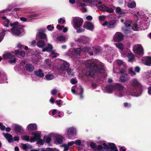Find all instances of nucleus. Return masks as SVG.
Here are the masks:
<instances>
[{"instance_id": "60", "label": "nucleus", "mask_w": 151, "mask_h": 151, "mask_svg": "<svg viewBox=\"0 0 151 151\" xmlns=\"http://www.w3.org/2000/svg\"><path fill=\"white\" fill-rule=\"evenodd\" d=\"M64 147V151H68V150L69 147L68 145H65Z\"/></svg>"}, {"instance_id": "62", "label": "nucleus", "mask_w": 151, "mask_h": 151, "mask_svg": "<svg viewBox=\"0 0 151 151\" xmlns=\"http://www.w3.org/2000/svg\"><path fill=\"white\" fill-rule=\"evenodd\" d=\"M124 106L125 107H127L128 106L129 107H130L131 106V105L130 104H129L127 102H125L124 103Z\"/></svg>"}, {"instance_id": "42", "label": "nucleus", "mask_w": 151, "mask_h": 151, "mask_svg": "<svg viewBox=\"0 0 151 151\" xmlns=\"http://www.w3.org/2000/svg\"><path fill=\"white\" fill-rule=\"evenodd\" d=\"M106 89L109 92H111L113 90V87L111 85H109L106 86Z\"/></svg>"}, {"instance_id": "43", "label": "nucleus", "mask_w": 151, "mask_h": 151, "mask_svg": "<svg viewBox=\"0 0 151 151\" xmlns=\"http://www.w3.org/2000/svg\"><path fill=\"white\" fill-rule=\"evenodd\" d=\"M56 140L58 144H61L63 143V139L60 137H57Z\"/></svg>"}, {"instance_id": "4", "label": "nucleus", "mask_w": 151, "mask_h": 151, "mask_svg": "<svg viewBox=\"0 0 151 151\" xmlns=\"http://www.w3.org/2000/svg\"><path fill=\"white\" fill-rule=\"evenodd\" d=\"M12 33L17 36H19L24 32V29L20 27H13L10 30Z\"/></svg>"}, {"instance_id": "30", "label": "nucleus", "mask_w": 151, "mask_h": 151, "mask_svg": "<svg viewBox=\"0 0 151 151\" xmlns=\"http://www.w3.org/2000/svg\"><path fill=\"white\" fill-rule=\"evenodd\" d=\"M145 64L149 66H151V57L150 56H148L147 58V60L146 61L145 63Z\"/></svg>"}, {"instance_id": "59", "label": "nucleus", "mask_w": 151, "mask_h": 151, "mask_svg": "<svg viewBox=\"0 0 151 151\" xmlns=\"http://www.w3.org/2000/svg\"><path fill=\"white\" fill-rule=\"evenodd\" d=\"M46 142L47 144H49L50 142L51 141V139L50 137H47L46 140Z\"/></svg>"}, {"instance_id": "20", "label": "nucleus", "mask_w": 151, "mask_h": 151, "mask_svg": "<svg viewBox=\"0 0 151 151\" xmlns=\"http://www.w3.org/2000/svg\"><path fill=\"white\" fill-rule=\"evenodd\" d=\"M34 73L36 76L40 78L43 77L44 76V73L40 69H39L37 70H35Z\"/></svg>"}, {"instance_id": "11", "label": "nucleus", "mask_w": 151, "mask_h": 151, "mask_svg": "<svg viewBox=\"0 0 151 151\" xmlns=\"http://www.w3.org/2000/svg\"><path fill=\"white\" fill-rule=\"evenodd\" d=\"M93 23L89 22H86L83 25V27L84 28L92 30L93 29Z\"/></svg>"}, {"instance_id": "47", "label": "nucleus", "mask_w": 151, "mask_h": 151, "mask_svg": "<svg viewBox=\"0 0 151 151\" xmlns=\"http://www.w3.org/2000/svg\"><path fill=\"white\" fill-rule=\"evenodd\" d=\"M37 143L38 145H43L44 144L43 142L42 139H41V138L40 139H38L37 140Z\"/></svg>"}, {"instance_id": "34", "label": "nucleus", "mask_w": 151, "mask_h": 151, "mask_svg": "<svg viewBox=\"0 0 151 151\" xmlns=\"http://www.w3.org/2000/svg\"><path fill=\"white\" fill-rule=\"evenodd\" d=\"M91 50L94 51L95 53H99L101 51V49L99 48L92 47Z\"/></svg>"}, {"instance_id": "64", "label": "nucleus", "mask_w": 151, "mask_h": 151, "mask_svg": "<svg viewBox=\"0 0 151 151\" xmlns=\"http://www.w3.org/2000/svg\"><path fill=\"white\" fill-rule=\"evenodd\" d=\"M140 68L139 67H136L135 68V71L137 73H139L140 71Z\"/></svg>"}, {"instance_id": "19", "label": "nucleus", "mask_w": 151, "mask_h": 151, "mask_svg": "<svg viewBox=\"0 0 151 151\" xmlns=\"http://www.w3.org/2000/svg\"><path fill=\"white\" fill-rule=\"evenodd\" d=\"M53 48L52 46L50 44H48L46 47L42 49V51L43 52L47 51L50 52L52 51Z\"/></svg>"}, {"instance_id": "53", "label": "nucleus", "mask_w": 151, "mask_h": 151, "mask_svg": "<svg viewBox=\"0 0 151 151\" xmlns=\"http://www.w3.org/2000/svg\"><path fill=\"white\" fill-rule=\"evenodd\" d=\"M45 61L47 65H51L50 60L48 58L46 59Z\"/></svg>"}, {"instance_id": "49", "label": "nucleus", "mask_w": 151, "mask_h": 151, "mask_svg": "<svg viewBox=\"0 0 151 151\" xmlns=\"http://www.w3.org/2000/svg\"><path fill=\"white\" fill-rule=\"evenodd\" d=\"M70 82L73 84H76L77 82V80L74 78H72L71 79Z\"/></svg>"}, {"instance_id": "51", "label": "nucleus", "mask_w": 151, "mask_h": 151, "mask_svg": "<svg viewBox=\"0 0 151 151\" xmlns=\"http://www.w3.org/2000/svg\"><path fill=\"white\" fill-rule=\"evenodd\" d=\"M66 70L67 74L69 76L71 75V69L68 68Z\"/></svg>"}, {"instance_id": "45", "label": "nucleus", "mask_w": 151, "mask_h": 151, "mask_svg": "<svg viewBox=\"0 0 151 151\" xmlns=\"http://www.w3.org/2000/svg\"><path fill=\"white\" fill-rule=\"evenodd\" d=\"M132 28L133 30L135 31L137 30L139 27H138V25L137 24H133L132 26Z\"/></svg>"}, {"instance_id": "29", "label": "nucleus", "mask_w": 151, "mask_h": 151, "mask_svg": "<svg viewBox=\"0 0 151 151\" xmlns=\"http://www.w3.org/2000/svg\"><path fill=\"white\" fill-rule=\"evenodd\" d=\"M116 47L120 49L121 50H122L124 49L123 45L121 42H118L117 43L115 44Z\"/></svg>"}, {"instance_id": "56", "label": "nucleus", "mask_w": 151, "mask_h": 151, "mask_svg": "<svg viewBox=\"0 0 151 151\" xmlns=\"http://www.w3.org/2000/svg\"><path fill=\"white\" fill-rule=\"evenodd\" d=\"M47 28L48 30L51 31L54 28V27L51 26L50 25H49L47 26Z\"/></svg>"}, {"instance_id": "50", "label": "nucleus", "mask_w": 151, "mask_h": 151, "mask_svg": "<svg viewBox=\"0 0 151 151\" xmlns=\"http://www.w3.org/2000/svg\"><path fill=\"white\" fill-rule=\"evenodd\" d=\"M115 12L116 13H122V9L120 7H117L116 8Z\"/></svg>"}, {"instance_id": "28", "label": "nucleus", "mask_w": 151, "mask_h": 151, "mask_svg": "<svg viewBox=\"0 0 151 151\" xmlns=\"http://www.w3.org/2000/svg\"><path fill=\"white\" fill-rule=\"evenodd\" d=\"M78 41L81 43L85 44L87 43L88 41L87 40L86 38L85 37H81L78 39Z\"/></svg>"}, {"instance_id": "57", "label": "nucleus", "mask_w": 151, "mask_h": 151, "mask_svg": "<svg viewBox=\"0 0 151 151\" xmlns=\"http://www.w3.org/2000/svg\"><path fill=\"white\" fill-rule=\"evenodd\" d=\"M62 21V23L63 24L65 22V20L63 18H60L58 20V23H61Z\"/></svg>"}, {"instance_id": "61", "label": "nucleus", "mask_w": 151, "mask_h": 151, "mask_svg": "<svg viewBox=\"0 0 151 151\" xmlns=\"http://www.w3.org/2000/svg\"><path fill=\"white\" fill-rule=\"evenodd\" d=\"M75 142L74 141H72L70 142H68V145L69 147L70 146H71L73 145L74 144Z\"/></svg>"}, {"instance_id": "13", "label": "nucleus", "mask_w": 151, "mask_h": 151, "mask_svg": "<svg viewBox=\"0 0 151 151\" xmlns=\"http://www.w3.org/2000/svg\"><path fill=\"white\" fill-rule=\"evenodd\" d=\"M4 137L8 140L9 143L14 142L12 135L8 133H2Z\"/></svg>"}, {"instance_id": "41", "label": "nucleus", "mask_w": 151, "mask_h": 151, "mask_svg": "<svg viewBox=\"0 0 151 151\" xmlns=\"http://www.w3.org/2000/svg\"><path fill=\"white\" fill-rule=\"evenodd\" d=\"M10 20L8 19H6V21H5L4 23V25L6 27H9Z\"/></svg>"}, {"instance_id": "16", "label": "nucleus", "mask_w": 151, "mask_h": 151, "mask_svg": "<svg viewBox=\"0 0 151 151\" xmlns=\"http://www.w3.org/2000/svg\"><path fill=\"white\" fill-rule=\"evenodd\" d=\"M32 134V135H34V136L33 137H31L30 139V141L31 142H33L41 138V136L40 135L38 134L37 133H34V132H33Z\"/></svg>"}, {"instance_id": "46", "label": "nucleus", "mask_w": 151, "mask_h": 151, "mask_svg": "<svg viewBox=\"0 0 151 151\" xmlns=\"http://www.w3.org/2000/svg\"><path fill=\"white\" fill-rule=\"evenodd\" d=\"M23 140H25L26 141H29V139L28 136H24L22 137Z\"/></svg>"}, {"instance_id": "6", "label": "nucleus", "mask_w": 151, "mask_h": 151, "mask_svg": "<svg viewBox=\"0 0 151 151\" xmlns=\"http://www.w3.org/2000/svg\"><path fill=\"white\" fill-rule=\"evenodd\" d=\"M99 9L101 11L106 12L109 13H112L114 11L111 8H109L104 4L101 5L99 6Z\"/></svg>"}, {"instance_id": "22", "label": "nucleus", "mask_w": 151, "mask_h": 151, "mask_svg": "<svg viewBox=\"0 0 151 151\" xmlns=\"http://www.w3.org/2000/svg\"><path fill=\"white\" fill-rule=\"evenodd\" d=\"M108 144L111 150V151H118L115 144L113 143H109Z\"/></svg>"}, {"instance_id": "48", "label": "nucleus", "mask_w": 151, "mask_h": 151, "mask_svg": "<svg viewBox=\"0 0 151 151\" xmlns=\"http://www.w3.org/2000/svg\"><path fill=\"white\" fill-rule=\"evenodd\" d=\"M74 142V144L77 146H79L81 143V141L79 139H77Z\"/></svg>"}, {"instance_id": "36", "label": "nucleus", "mask_w": 151, "mask_h": 151, "mask_svg": "<svg viewBox=\"0 0 151 151\" xmlns=\"http://www.w3.org/2000/svg\"><path fill=\"white\" fill-rule=\"evenodd\" d=\"M136 6V4L135 2L129 3L128 4L127 6L129 8H133L135 7Z\"/></svg>"}, {"instance_id": "63", "label": "nucleus", "mask_w": 151, "mask_h": 151, "mask_svg": "<svg viewBox=\"0 0 151 151\" xmlns=\"http://www.w3.org/2000/svg\"><path fill=\"white\" fill-rule=\"evenodd\" d=\"M123 62L121 60H118L117 62V63L119 66H120L122 64Z\"/></svg>"}, {"instance_id": "39", "label": "nucleus", "mask_w": 151, "mask_h": 151, "mask_svg": "<svg viewBox=\"0 0 151 151\" xmlns=\"http://www.w3.org/2000/svg\"><path fill=\"white\" fill-rule=\"evenodd\" d=\"M1 31L2 32L1 33V35L0 37L2 39V40L3 39L4 37L5 36V32L6 31H5V29H4L1 28Z\"/></svg>"}, {"instance_id": "44", "label": "nucleus", "mask_w": 151, "mask_h": 151, "mask_svg": "<svg viewBox=\"0 0 151 151\" xmlns=\"http://www.w3.org/2000/svg\"><path fill=\"white\" fill-rule=\"evenodd\" d=\"M76 29V32L78 33L83 32L85 31V29L82 28H79L78 29Z\"/></svg>"}, {"instance_id": "38", "label": "nucleus", "mask_w": 151, "mask_h": 151, "mask_svg": "<svg viewBox=\"0 0 151 151\" xmlns=\"http://www.w3.org/2000/svg\"><path fill=\"white\" fill-rule=\"evenodd\" d=\"M57 39L59 41H62L65 40V38L64 36L61 35L58 37Z\"/></svg>"}, {"instance_id": "2", "label": "nucleus", "mask_w": 151, "mask_h": 151, "mask_svg": "<svg viewBox=\"0 0 151 151\" xmlns=\"http://www.w3.org/2000/svg\"><path fill=\"white\" fill-rule=\"evenodd\" d=\"M89 67L93 72L99 73L103 74L105 73L104 66L102 64L97 65L94 63H90Z\"/></svg>"}, {"instance_id": "14", "label": "nucleus", "mask_w": 151, "mask_h": 151, "mask_svg": "<svg viewBox=\"0 0 151 151\" xmlns=\"http://www.w3.org/2000/svg\"><path fill=\"white\" fill-rule=\"evenodd\" d=\"M69 63L66 61H64L60 64V68L62 70H65L69 68Z\"/></svg>"}, {"instance_id": "54", "label": "nucleus", "mask_w": 151, "mask_h": 151, "mask_svg": "<svg viewBox=\"0 0 151 151\" xmlns=\"http://www.w3.org/2000/svg\"><path fill=\"white\" fill-rule=\"evenodd\" d=\"M134 58V56L133 55H131L129 57V61H132Z\"/></svg>"}, {"instance_id": "18", "label": "nucleus", "mask_w": 151, "mask_h": 151, "mask_svg": "<svg viewBox=\"0 0 151 151\" xmlns=\"http://www.w3.org/2000/svg\"><path fill=\"white\" fill-rule=\"evenodd\" d=\"M25 67L27 70L30 72L33 71L35 69L34 66L30 63L27 64L25 65Z\"/></svg>"}, {"instance_id": "5", "label": "nucleus", "mask_w": 151, "mask_h": 151, "mask_svg": "<svg viewBox=\"0 0 151 151\" xmlns=\"http://www.w3.org/2000/svg\"><path fill=\"white\" fill-rule=\"evenodd\" d=\"M134 51V52L140 56H142L143 54V49L141 45H138L135 46Z\"/></svg>"}, {"instance_id": "23", "label": "nucleus", "mask_w": 151, "mask_h": 151, "mask_svg": "<svg viewBox=\"0 0 151 151\" xmlns=\"http://www.w3.org/2000/svg\"><path fill=\"white\" fill-rule=\"evenodd\" d=\"M37 125L35 123L30 124L27 126L28 129L30 130H35L37 129Z\"/></svg>"}, {"instance_id": "33", "label": "nucleus", "mask_w": 151, "mask_h": 151, "mask_svg": "<svg viewBox=\"0 0 151 151\" xmlns=\"http://www.w3.org/2000/svg\"><path fill=\"white\" fill-rule=\"evenodd\" d=\"M85 75L87 76H89L92 77H93L95 75L94 73L91 71H88L86 72Z\"/></svg>"}, {"instance_id": "35", "label": "nucleus", "mask_w": 151, "mask_h": 151, "mask_svg": "<svg viewBox=\"0 0 151 151\" xmlns=\"http://www.w3.org/2000/svg\"><path fill=\"white\" fill-rule=\"evenodd\" d=\"M78 89L80 91V93L79 94L80 95L81 99H82L83 98V95L84 91L83 89L81 86H79Z\"/></svg>"}, {"instance_id": "26", "label": "nucleus", "mask_w": 151, "mask_h": 151, "mask_svg": "<svg viewBox=\"0 0 151 151\" xmlns=\"http://www.w3.org/2000/svg\"><path fill=\"white\" fill-rule=\"evenodd\" d=\"M37 45L38 47L42 48H43L45 46V42L42 40H39L37 42Z\"/></svg>"}, {"instance_id": "3", "label": "nucleus", "mask_w": 151, "mask_h": 151, "mask_svg": "<svg viewBox=\"0 0 151 151\" xmlns=\"http://www.w3.org/2000/svg\"><path fill=\"white\" fill-rule=\"evenodd\" d=\"M14 52L12 51L11 52H8L5 53L3 55V57L4 59H9L8 62L10 64L15 63L17 61V59L15 58Z\"/></svg>"}, {"instance_id": "8", "label": "nucleus", "mask_w": 151, "mask_h": 151, "mask_svg": "<svg viewBox=\"0 0 151 151\" xmlns=\"http://www.w3.org/2000/svg\"><path fill=\"white\" fill-rule=\"evenodd\" d=\"M124 35L121 32H116L114 37V40L116 42H120L122 41L124 38Z\"/></svg>"}, {"instance_id": "40", "label": "nucleus", "mask_w": 151, "mask_h": 151, "mask_svg": "<svg viewBox=\"0 0 151 151\" xmlns=\"http://www.w3.org/2000/svg\"><path fill=\"white\" fill-rule=\"evenodd\" d=\"M21 145L23 149L24 150H26L29 148L28 146L26 144H22Z\"/></svg>"}, {"instance_id": "31", "label": "nucleus", "mask_w": 151, "mask_h": 151, "mask_svg": "<svg viewBox=\"0 0 151 151\" xmlns=\"http://www.w3.org/2000/svg\"><path fill=\"white\" fill-rule=\"evenodd\" d=\"M55 77L54 76L51 74H47L45 76V78L47 80H50L53 79Z\"/></svg>"}, {"instance_id": "21", "label": "nucleus", "mask_w": 151, "mask_h": 151, "mask_svg": "<svg viewBox=\"0 0 151 151\" xmlns=\"http://www.w3.org/2000/svg\"><path fill=\"white\" fill-rule=\"evenodd\" d=\"M68 134L69 135L75 136L76 135V129L73 128H70L67 131Z\"/></svg>"}, {"instance_id": "10", "label": "nucleus", "mask_w": 151, "mask_h": 151, "mask_svg": "<svg viewBox=\"0 0 151 151\" xmlns=\"http://www.w3.org/2000/svg\"><path fill=\"white\" fill-rule=\"evenodd\" d=\"M89 145L90 147L94 151H96V150H101L103 149V147L101 145H99L97 146L96 144L93 142L90 143Z\"/></svg>"}, {"instance_id": "58", "label": "nucleus", "mask_w": 151, "mask_h": 151, "mask_svg": "<svg viewBox=\"0 0 151 151\" xmlns=\"http://www.w3.org/2000/svg\"><path fill=\"white\" fill-rule=\"evenodd\" d=\"M51 92L52 95H54L56 94L57 91L55 89H54L51 91Z\"/></svg>"}, {"instance_id": "37", "label": "nucleus", "mask_w": 151, "mask_h": 151, "mask_svg": "<svg viewBox=\"0 0 151 151\" xmlns=\"http://www.w3.org/2000/svg\"><path fill=\"white\" fill-rule=\"evenodd\" d=\"M82 49L80 48H77L75 50V53L76 55H79Z\"/></svg>"}, {"instance_id": "55", "label": "nucleus", "mask_w": 151, "mask_h": 151, "mask_svg": "<svg viewBox=\"0 0 151 151\" xmlns=\"http://www.w3.org/2000/svg\"><path fill=\"white\" fill-rule=\"evenodd\" d=\"M39 14H32L30 15V17L31 18H32L34 17H37L39 16Z\"/></svg>"}, {"instance_id": "17", "label": "nucleus", "mask_w": 151, "mask_h": 151, "mask_svg": "<svg viewBox=\"0 0 151 151\" xmlns=\"http://www.w3.org/2000/svg\"><path fill=\"white\" fill-rule=\"evenodd\" d=\"M7 78L4 73L0 71V83H4Z\"/></svg>"}, {"instance_id": "24", "label": "nucleus", "mask_w": 151, "mask_h": 151, "mask_svg": "<svg viewBox=\"0 0 151 151\" xmlns=\"http://www.w3.org/2000/svg\"><path fill=\"white\" fill-rule=\"evenodd\" d=\"M22 127L21 126L17 124L14 126V130L17 133L21 132L22 130Z\"/></svg>"}, {"instance_id": "32", "label": "nucleus", "mask_w": 151, "mask_h": 151, "mask_svg": "<svg viewBox=\"0 0 151 151\" xmlns=\"http://www.w3.org/2000/svg\"><path fill=\"white\" fill-rule=\"evenodd\" d=\"M39 36L41 39H45L46 37V35L42 32H39Z\"/></svg>"}, {"instance_id": "9", "label": "nucleus", "mask_w": 151, "mask_h": 151, "mask_svg": "<svg viewBox=\"0 0 151 151\" xmlns=\"http://www.w3.org/2000/svg\"><path fill=\"white\" fill-rule=\"evenodd\" d=\"M74 21V28H79L81 26L83 22V20L82 19H75Z\"/></svg>"}, {"instance_id": "27", "label": "nucleus", "mask_w": 151, "mask_h": 151, "mask_svg": "<svg viewBox=\"0 0 151 151\" xmlns=\"http://www.w3.org/2000/svg\"><path fill=\"white\" fill-rule=\"evenodd\" d=\"M14 54L15 55H19L21 57H23L25 55V52L21 50L19 51L18 50H17L14 51Z\"/></svg>"}, {"instance_id": "15", "label": "nucleus", "mask_w": 151, "mask_h": 151, "mask_svg": "<svg viewBox=\"0 0 151 151\" xmlns=\"http://www.w3.org/2000/svg\"><path fill=\"white\" fill-rule=\"evenodd\" d=\"M91 49V48L89 47L86 46L82 48V50L84 52H88V55L91 56L93 55Z\"/></svg>"}, {"instance_id": "7", "label": "nucleus", "mask_w": 151, "mask_h": 151, "mask_svg": "<svg viewBox=\"0 0 151 151\" xmlns=\"http://www.w3.org/2000/svg\"><path fill=\"white\" fill-rule=\"evenodd\" d=\"M116 22L114 20H112L109 21H106L103 24V26H105L106 25L109 28H114L116 26Z\"/></svg>"}, {"instance_id": "52", "label": "nucleus", "mask_w": 151, "mask_h": 151, "mask_svg": "<svg viewBox=\"0 0 151 151\" xmlns=\"http://www.w3.org/2000/svg\"><path fill=\"white\" fill-rule=\"evenodd\" d=\"M103 145L104 147V148L106 150H108L109 149V145L108 146L107 144L104 143L103 144Z\"/></svg>"}, {"instance_id": "12", "label": "nucleus", "mask_w": 151, "mask_h": 151, "mask_svg": "<svg viewBox=\"0 0 151 151\" xmlns=\"http://www.w3.org/2000/svg\"><path fill=\"white\" fill-rule=\"evenodd\" d=\"M129 76L126 73H122L119 79L120 82L124 83L127 81L129 79Z\"/></svg>"}, {"instance_id": "1", "label": "nucleus", "mask_w": 151, "mask_h": 151, "mask_svg": "<svg viewBox=\"0 0 151 151\" xmlns=\"http://www.w3.org/2000/svg\"><path fill=\"white\" fill-rule=\"evenodd\" d=\"M140 86V83L137 80L136 78H134L131 80L129 84L128 85L127 91L131 95H134Z\"/></svg>"}, {"instance_id": "25", "label": "nucleus", "mask_w": 151, "mask_h": 151, "mask_svg": "<svg viewBox=\"0 0 151 151\" xmlns=\"http://www.w3.org/2000/svg\"><path fill=\"white\" fill-rule=\"evenodd\" d=\"M114 88L118 90L120 92L123 91L124 87L121 84L119 83H116L114 86Z\"/></svg>"}]
</instances>
